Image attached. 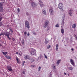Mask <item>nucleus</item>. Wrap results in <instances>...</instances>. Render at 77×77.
Listing matches in <instances>:
<instances>
[{
    "label": "nucleus",
    "instance_id": "f257e3e1",
    "mask_svg": "<svg viewBox=\"0 0 77 77\" xmlns=\"http://www.w3.org/2000/svg\"><path fill=\"white\" fill-rule=\"evenodd\" d=\"M30 53L32 55H36V50L32 49Z\"/></svg>",
    "mask_w": 77,
    "mask_h": 77
},
{
    "label": "nucleus",
    "instance_id": "f03ea898",
    "mask_svg": "<svg viewBox=\"0 0 77 77\" xmlns=\"http://www.w3.org/2000/svg\"><path fill=\"white\" fill-rule=\"evenodd\" d=\"M49 12L50 15H53V14H54V11L53 10V8H52L51 7H50V8L49 9Z\"/></svg>",
    "mask_w": 77,
    "mask_h": 77
},
{
    "label": "nucleus",
    "instance_id": "7ed1b4c3",
    "mask_svg": "<svg viewBox=\"0 0 77 77\" xmlns=\"http://www.w3.org/2000/svg\"><path fill=\"white\" fill-rule=\"evenodd\" d=\"M25 26L26 27L27 29H29L30 28V26H29V23L27 21H25Z\"/></svg>",
    "mask_w": 77,
    "mask_h": 77
},
{
    "label": "nucleus",
    "instance_id": "20e7f679",
    "mask_svg": "<svg viewBox=\"0 0 77 77\" xmlns=\"http://www.w3.org/2000/svg\"><path fill=\"white\" fill-rule=\"evenodd\" d=\"M58 8L60 9H62V8H63V5L62 3H59L58 5Z\"/></svg>",
    "mask_w": 77,
    "mask_h": 77
},
{
    "label": "nucleus",
    "instance_id": "39448f33",
    "mask_svg": "<svg viewBox=\"0 0 77 77\" xmlns=\"http://www.w3.org/2000/svg\"><path fill=\"white\" fill-rule=\"evenodd\" d=\"M48 24H49V21H48V20H46L45 21V24H44L45 28H46L47 26H48Z\"/></svg>",
    "mask_w": 77,
    "mask_h": 77
},
{
    "label": "nucleus",
    "instance_id": "423d86ee",
    "mask_svg": "<svg viewBox=\"0 0 77 77\" xmlns=\"http://www.w3.org/2000/svg\"><path fill=\"white\" fill-rule=\"evenodd\" d=\"M3 4L0 3V11L3 12Z\"/></svg>",
    "mask_w": 77,
    "mask_h": 77
},
{
    "label": "nucleus",
    "instance_id": "0eeeda50",
    "mask_svg": "<svg viewBox=\"0 0 77 77\" xmlns=\"http://www.w3.org/2000/svg\"><path fill=\"white\" fill-rule=\"evenodd\" d=\"M7 68L8 70V71H9L12 72V71H13L12 69V67L11 66H7Z\"/></svg>",
    "mask_w": 77,
    "mask_h": 77
},
{
    "label": "nucleus",
    "instance_id": "6e6552de",
    "mask_svg": "<svg viewBox=\"0 0 77 77\" xmlns=\"http://www.w3.org/2000/svg\"><path fill=\"white\" fill-rule=\"evenodd\" d=\"M39 5H40L41 7H43L44 6V5H43V3L42 2L41 0H40L39 3Z\"/></svg>",
    "mask_w": 77,
    "mask_h": 77
},
{
    "label": "nucleus",
    "instance_id": "1a4fd4ad",
    "mask_svg": "<svg viewBox=\"0 0 77 77\" xmlns=\"http://www.w3.org/2000/svg\"><path fill=\"white\" fill-rule=\"evenodd\" d=\"M31 5L33 8H34V7H36V5L35 3L33 2L31 3Z\"/></svg>",
    "mask_w": 77,
    "mask_h": 77
},
{
    "label": "nucleus",
    "instance_id": "9d476101",
    "mask_svg": "<svg viewBox=\"0 0 77 77\" xmlns=\"http://www.w3.org/2000/svg\"><path fill=\"white\" fill-rule=\"evenodd\" d=\"M24 58H25L26 59H30V57L28 55H24Z\"/></svg>",
    "mask_w": 77,
    "mask_h": 77
},
{
    "label": "nucleus",
    "instance_id": "9b49d317",
    "mask_svg": "<svg viewBox=\"0 0 77 77\" xmlns=\"http://www.w3.org/2000/svg\"><path fill=\"white\" fill-rule=\"evenodd\" d=\"M70 60V63H71V64L73 65V66H74V61H73V60L72 59H71Z\"/></svg>",
    "mask_w": 77,
    "mask_h": 77
},
{
    "label": "nucleus",
    "instance_id": "f8f14e48",
    "mask_svg": "<svg viewBox=\"0 0 77 77\" xmlns=\"http://www.w3.org/2000/svg\"><path fill=\"white\" fill-rule=\"evenodd\" d=\"M42 13L43 14H44V15H46L47 14V13L46 12V11L44 9H43L42 10Z\"/></svg>",
    "mask_w": 77,
    "mask_h": 77
},
{
    "label": "nucleus",
    "instance_id": "ddd939ff",
    "mask_svg": "<svg viewBox=\"0 0 77 77\" xmlns=\"http://www.w3.org/2000/svg\"><path fill=\"white\" fill-rule=\"evenodd\" d=\"M5 57H6L7 59H11V56H7V55H5Z\"/></svg>",
    "mask_w": 77,
    "mask_h": 77
},
{
    "label": "nucleus",
    "instance_id": "4468645a",
    "mask_svg": "<svg viewBox=\"0 0 77 77\" xmlns=\"http://www.w3.org/2000/svg\"><path fill=\"white\" fill-rule=\"evenodd\" d=\"M5 35V36H8V35H10L9 33L8 32H4V35Z\"/></svg>",
    "mask_w": 77,
    "mask_h": 77
},
{
    "label": "nucleus",
    "instance_id": "2eb2a0df",
    "mask_svg": "<svg viewBox=\"0 0 77 77\" xmlns=\"http://www.w3.org/2000/svg\"><path fill=\"white\" fill-rule=\"evenodd\" d=\"M76 27V24L75 23L74 24H73L72 26V28H73V29L75 28Z\"/></svg>",
    "mask_w": 77,
    "mask_h": 77
},
{
    "label": "nucleus",
    "instance_id": "dca6fc26",
    "mask_svg": "<svg viewBox=\"0 0 77 77\" xmlns=\"http://www.w3.org/2000/svg\"><path fill=\"white\" fill-rule=\"evenodd\" d=\"M61 32L62 34H63V33H64V30L63 29H61Z\"/></svg>",
    "mask_w": 77,
    "mask_h": 77
},
{
    "label": "nucleus",
    "instance_id": "f3484780",
    "mask_svg": "<svg viewBox=\"0 0 77 77\" xmlns=\"http://www.w3.org/2000/svg\"><path fill=\"white\" fill-rule=\"evenodd\" d=\"M52 67L53 69H56V67L54 64L52 65Z\"/></svg>",
    "mask_w": 77,
    "mask_h": 77
},
{
    "label": "nucleus",
    "instance_id": "a211bd4d",
    "mask_svg": "<svg viewBox=\"0 0 77 77\" xmlns=\"http://www.w3.org/2000/svg\"><path fill=\"white\" fill-rule=\"evenodd\" d=\"M16 59L17 61V63H19V61H18L19 60V59H18V57H16Z\"/></svg>",
    "mask_w": 77,
    "mask_h": 77
},
{
    "label": "nucleus",
    "instance_id": "6ab92c4d",
    "mask_svg": "<svg viewBox=\"0 0 77 77\" xmlns=\"http://www.w3.org/2000/svg\"><path fill=\"white\" fill-rule=\"evenodd\" d=\"M2 53H3L4 55H6V54H8V52H2Z\"/></svg>",
    "mask_w": 77,
    "mask_h": 77
},
{
    "label": "nucleus",
    "instance_id": "aec40b11",
    "mask_svg": "<svg viewBox=\"0 0 77 77\" xmlns=\"http://www.w3.org/2000/svg\"><path fill=\"white\" fill-rule=\"evenodd\" d=\"M56 51H57V50H58V44L56 45Z\"/></svg>",
    "mask_w": 77,
    "mask_h": 77
},
{
    "label": "nucleus",
    "instance_id": "412c9836",
    "mask_svg": "<svg viewBox=\"0 0 77 77\" xmlns=\"http://www.w3.org/2000/svg\"><path fill=\"white\" fill-rule=\"evenodd\" d=\"M69 69L70 70L72 71V69H73V68H72V67H69Z\"/></svg>",
    "mask_w": 77,
    "mask_h": 77
},
{
    "label": "nucleus",
    "instance_id": "4be33fe9",
    "mask_svg": "<svg viewBox=\"0 0 77 77\" xmlns=\"http://www.w3.org/2000/svg\"><path fill=\"white\" fill-rule=\"evenodd\" d=\"M9 29L10 30L11 33H13V32H14L13 31V30H12V28H10Z\"/></svg>",
    "mask_w": 77,
    "mask_h": 77
},
{
    "label": "nucleus",
    "instance_id": "5701e85b",
    "mask_svg": "<svg viewBox=\"0 0 77 77\" xmlns=\"http://www.w3.org/2000/svg\"><path fill=\"white\" fill-rule=\"evenodd\" d=\"M48 41H46V39H45V44H48Z\"/></svg>",
    "mask_w": 77,
    "mask_h": 77
},
{
    "label": "nucleus",
    "instance_id": "b1692460",
    "mask_svg": "<svg viewBox=\"0 0 77 77\" xmlns=\"http://www.w3.org/2000/svg\"><path fill=\"white\" fill-rule=\"evenodd\" d=\"M68 14L70 15L71 17L72 16V13L69 12L68 13Z\"/></svg>",
    "mask_w": 77,
    "mask_h": 77
},
{
    "label": "nucleus",
    "instance_id": "393cba45",
    "mask_svg": "<svg viewBox=\"0 0 77 77\" xmlns=\"http://www.w3.org/2000/svg\"><path fill=\"white\" fill-rule=\"evenodd\" d=\"M60 62V60H58L57 62V64H59V63Z\"/></svg>",
    "mask_w": 77,
    "mask_h": 77
},
{
    "label": "nucleus",
    "instance_id": "a878e982",
    "mask_svg": "<svg viewBox=\"0 0 77 77\" xmlns=\"http://www.w3.org/2000/svg\"><path fill=\"white\" fill-rule=\"evenodd\" d=\"M55 27H59V24H57V25H56Z\"/></svg>",
    "mask_w": 77,
    "mask_h": 77
},
{
    "label": "nucleus",
    "instance_id": "bb28decb",
    "mask_svg": "<svg viewBox=\"0 0 77 77\" xmlns=\"http://www.w3.org/2000/svg\"><path fill=\"white\" fill-rule=\"evenodd\" d=\"M35 65H31V67H32V68H34V67H35Z\"/></svg>",
    "mask_w": 77,
    "mask_h": 77
},
{
    "label": "nucleus",
    "instance_id": "cd10ccee",
    "mask_svg": "<svg viewBox=\"0 0 77 77\" xmlns=\"http://www.w3.org/2000/svg\"><path fill=\"white\" fill-rule=\"evenodd\" d=\"M2 35H4V33H3V32L1 33V34H0V37Z\"/></svg>",
    "mask_w": 77,
    "mask_h": 77
},
{
    "label": "nucleus",
    "instance_id": "c85d7f7f",
    "mask_svg": "<svg viewBox=\"0 0 77 77\" xmlns=\"http://www.w3.org/2000/svg\"><path fill=\"white\" fill-rule=\"evenodd\" d=\"M2 19H3V17H0V22H1V21H2Z\"/></svg>",
    "mask_w": 77,
    "mask_h": 77
},
{
    "label": "nucleus",
    "instance_id": "c756f323",
    "mask_svg": "<svg viewBox=\"0 0 77 77\" xmlns=\"http://www.w3.org/2000/svg\"><path fill=\"white\" fill-rule=\"evenodd\" d=\"M50 48V45L48 46V47H47V49H49Z\"/></svg>",
    "mask_w": 77,
    "mask_h": 77
},
{
    "label": "nucleus",
    "instance_id": "7c9ffc66",
    "mask_svg": "<svg viewBox=\"0 0 77 77\" xmlns=\"http://www.w3.org/2000/svg\"><path fill=\"white\" fill-rule=\"evenodd\" d=\"M2 26V22H0V27H1Z\"/></svg>",
    "mask_w": 77,
    "mask_h": 77
},
{
    "label": "nucleus",
    "instance_id": "2f4dec72",
    "mask_svg": "<svg viewBox=\"0 0 77 77\" xmlns=\"http://www.w3.org/2000/svg\"><path fill=\"white\" fill-rule=\"evenodd\" d=\"M38 71H40V70H41V67L40 66H39L38 68Z\"/></svg>",
    "mask_w": 77,
    "mask_h": 77
},
{
    "label": "nucleus",
    "instance_id": "473e14b6",
    "mask_svg": "<svg viewBox=\"0 0 77 77\" xmlns=\"http://www.w3.org/2000/svg\"><path fill=\"white\" fill-rule=\"evenodd\" d=\"M73 10L72 9H70L69 11V12H72Z\"/></svg>",
    "mask_w": 77,
    "mask_h": 77
},
{
    "label": "nucleus",
    "instance_id": "72a5a7b5",
    "mask_svg": "<svg viewBox=\"0 0 77 77\" xmlns=\"http://www.w3.org/2000/svg\"><path fill=\"white\" fill-rule=\"evenodd\" d=\"M44 56L45 58H46V59H47V56H46V55H45V54H44Z\"/></svg>",
    "mask_w": 77,
    "mask_h": 77
},
{
    "label": "nucleus",
    "instance_id": "f704fd0d",
    "mask_svg": "<svg viewBox=\"0 0 77 77\" xmlns=\"http://www.w3.org/2000/svg\"><path fill=\"white\" fill-rule=\"evenodd\" d=\"M31 61V62H34L35 61V60L33 59H32Z\"/></svg>",
    "mask_w": 77,
    "mask_h": 77
},
{
    "label": "nucleus",
    "instance_id": "c9c22d12",
    "mask_svg": "<svg viewBox=\"0 0 77 77\" xmlns=\"http://www.w3.org/2000/svg\"><path fill=\"white\" fill-rule=\"evenodd\" d=\"M24 35H27V32H24Z\"/></svg>",
    "mask_w": 77,
    "mask_h": 77
},
{
    "label": "nucleus",
    "instance_id": "e433bc0d",
    "mask_svg": "<svg viewBox=\"0 0 77 77\" xmlns=\"http://www.w3.org/2000/svg\"><path fill=\"white\" fill-rule=\"evenodd\" d=\"M27 36H29V35H30V33L29 32H28L27 34Z\"/></svg>",
    "mask_w": 77,
    "mask_h": 77
},
{
    "label": "nucleus",
    "instance_id": "4c0bfd02",
    "mask_svg": "<svg viewBox=\"0 0 77 77\" xmlns=\"http://www.w3.org/2000/svg\"><path fill=\"white\" fill-rule=\"evenodd\" d=\"M50 75H52V72H51L50 73Z\"/></svg>",
    "mask_w": 77,
    "mask_h": 77
},
{
    "label": "nucleus",
    "instance_id": "58836bf2",
    "mask_svg": "<svg viewBox=\"0 0 77 77\" xmlns=\"http://www.w3.org/2000/svg\"><path fill=\"white\" fill-rule=\"evenodd\" d=\"M17 11L18 12H20V9H19V8H18V9H17Z\"/></svg>",
    "mask_w": 77,
    "mask_h": 77
},
{
    "label": "nucleus",
    "instance_id": "ea45409f",
    "mask_svg": "<svg viewBox=\"0 0 77 77\" xmlns=\"http://www.w3.org/2000/svg\"><path fill=\"white\" fill-rule=\"evenodd\" d=\"M10 35V34H8V35H7V36L8 38H9V36Z\"/></svg>",
    "mask_w": 77,
    "mask_h": 77
},
{
    "label": "nucleus",
    "instance_id": "a19ab883",
    "mask_svg": "<svg viewBox=\"0 0 77 77\" xmlns=\"http://www.w3.org/2000/svg\"><path fill=\"white\" fill-rule=\"evenodd\" d=\"M12 39L13 41H15V38H12Z\"/></svg>",
    "mask_w": 77,
    "mask_h": 77
},
{
    "label": "nucleus",
    "instance_id": "79ce46f5",
    "mask_svg": "<svg viewBox=\"0 0 77 77\" xmlns=\"http://www.w3.org/2000/svg\"><path fill=\"white\" fill-rule=\"evenodd\" d=\"M22 45H23V44H24V42H22Z\"/></svg>",
    "mask_w": 77,
    "mask_h": 77
},
{
    "label": "nucleus",
    "instance_id": "37998d69",
    "mask_svg": "<svg viewBox=\"0 0 77 77\" xmlns=\"http://www.w3.org/2000/svg\"><path fill=\"white\" fill-rule=\"evenodd\" d=\"M64 24V22L63 21V22L62 23V24L63 25Z\"/></svg>",
    "mask_w": 77,
    "mask_h": 77
},
{
    "label": "nucleus",
    "instance_id": "c03bdc74",
    "mask_svg": "<svg viewBox=\"0 0 77 77\" xmlns=\"http://www.w3.org/2000/svg\"><path fill=\"white\" fill-rule=\"evenodd\" d=\"M22 73L23 74H25V72H24V71H23L22 72Z\"/></svg>",
    "mask_w": 77,
    "mask_h": 77
},
{
    "label": "nucleus",
    "instance_id": "a18cd8bd",
    "mask_svg": "<svg viewBox=\"0 0 77 77\" xmlns=\"http://www.w3.org/2000/svg\"><path fill=\"white\" fill-rule=\"evenodd\" d=\"M33 34H36V32H33Z\"/></svg>",
    "mask_w": 77,
    "mask_h": 77
},
{
    "label": "nucleus",
    "instance_id": "49530a36",
    "mask_svg": "<svg viewBox=\"0 0 77 77\" xmlns=\"http://www.w3.org/2000/svg\"><path fill=\"white\" fill-rule=\"evenodd\" d=\"M71 50H72V51H74V49H73V48H72L71 49Z\"/></svg>",
    "mask_w": 77,
    "mask_h": 77
},
{
    "label": "nucleus",
    "instance_id": "de8ad7c7",
    "mask_svg": "<svg viewBox=\"0 0 77 77\" xmlns=\"http://www.w3.org/2000/svg\"><path fill=\"white\" fill-rule=\"evenodd\" d=\"M26 15H29V13H26Z\"/></svg>",
    "mask_w": 77,
    "mask_h": 77
},
{
    "label": "nucleus",
    "instance_id": "09e8293b",
    "mask_svg": "<svg viewBox=\"0 0 77 77\" xmlns=\"http://www.w3.org/2000/svg\"><path fill=\"white\" fill-rule=\"evenodd\" d=\"M8 39H9L10 40H11V38H10V37H9Z\"/></svg>",
    "mask_w": 77,
    "mask_h": 77
},
{
    "label": "nucleus",
    "instance_id": "8fccbe9b",
    "mask_svg": "<svg viewBox=\"0 0 77 77\" xmlns=\"http://www.w3.org/2000/svg\"><path fill=\"white\" fill-rule=\"evenodd\" d=\"M23 62V63H25V61H24Z\"/></svg>",
    "mask_w": 77,
    "mask_h": 77
},
{
    "label": "nucleus",
    "instance_id": "3c124183",
    "mask_svg": "<svg viewBox=\"0 0 77 77\" xmlns=\"http://www.w3.org/2000/svg\"><path fill=\"white\" fill-rule=\"evenodd\" d=\"M24 63H23V64H22V65L23 66H24Z\"/></svg>",
    "mask_w": 77,
    "mask_h": 77
},
{
    "label": "nucleus",
    "instance_id": "603ef678",
    "mask_svg": "<svg viewBox=\"0 0 77 77\" xmlns=\"http://www.w3.org/2000/svg\"><path fill=\"white\" fill-rule=\"evenodd\" d=\"M64 75H66V73H64Z\"/></svg>",
    "mask_w": 77,
    "mask_h": 77
},
{
    "label": "nucleus",
    "instance_id": "864d4df0",
    "mask_svg": "<svg viewBox=\"0 0 77 77\" xmlns=\"http://www.w3.org/2000/svg\"><path fill=\"white\" fill-rule=\"evenodd\" d=\"M3 4L4 3V2H1Z\"/></svg>",
    "mask_w": 77,
    "mask_h": 77
},
{
    "label": "nucleus",
    "instance_id": "5fc2aeb1",
    "mask_svg": "<svg viewBox=\"0 0 77 77\" xmlns=\"http://www.w3.org/2000/svg\"><path fill=\"white\" fill-rule=\"evenodd\" d=\"M19 55H20V56H21V54H19Z\"/></svg>",
    "mask_w": 77,
    "mask_h": 77
},
{
    "label": "nucleus",
    "instance_id": "6e6d98bb",
    "mask_svg": "<svg viewBox=\"0 0 77 77\" xmlns=\"http://www.w3.org/2000/svg\"><path fill=\"white\" fill-rule=\"evenodd\" d=\"M68 75H69V74H68Z\"/></svg>",
    "mask_w": 77,
    "mask_h": 77
}]
</instances>
